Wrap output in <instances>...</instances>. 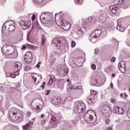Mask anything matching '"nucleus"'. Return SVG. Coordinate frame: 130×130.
<instances>
[{
	"mask_svg": "<svg viewBox=\"0 0 130 130\" xmlns=\"http://www.w3.org/2000/svg\"><path fill=\"white\" fill-rule=\"evenodd\" d=\"M89 104H93L97 101V98H95L93 95H90L87 99Z\"/></svg>",
	"mask_w": 130,
	"mask_h": 130,
	"instance_id": "4468645a",
	"label": "nucleus"
},
{
	"mask_svg": "<svg viewBox=\"0 0 130 130\" xmlns=\"http://www.w3.org/2000/svg\"><path fill=\"white\" fill-rule=\"evenodd\" d=\"M61 26H63V29L68 31V30H70L71 29V24L70 23L63 22L62 21L60 23Z\"/></svg>",
	"mask_w": 130,
	"mask_h": 130,
	"instance_id": "dca6fc26",
	"label": "nucleus"
},
{
	"mask_svg": "<svg viewBox=\"0 0 130 130\" xmlns=\"http://www.w3.org/2000/svg\"><path fill=\"white\" fill-rule=\"evenodd\" d=\"M91 67L92 70H93V71H95V70H96V66L94 64H92Z\"/></svg>",
	"mask_w": 130,
	"mask_h": 130,
	"instance_id": "2f4dec72",
	"label": "nucleus"
},
{
	"mask_svg": "<svg viewBox=\"0 0 130 130\" xmlns=\"http://www.w3.org/2000/svg\"><path fill=\"white\" fill-rule=\"evenodd\" d=\"M15 25L13 21L10 20L5 22L3 26L5 27L6 29H9L10 32H14L16 30Z\"/></svg>",
	"mask_w": 130,
	"mask_h": 130,
	"instance_id": "0eeeda50",
	"label": "nucleus"
},
{
	"mask_svg": "<svg viewBox=\"0 0 130 130\" xmlns=\"http://www.w3.org/2000/svg\"><path fill=\"white\" fill-rule=\"evenodd\" d=\"M51 120H52V122H55L56 121V118L55 117H54V116L52 115Z\"/></svg>",
	"mask_w": 130,
	"mask_h": 130,
	"instance_id": "cd10ccee",
	"label": "nucleus"
},
{
	"mask_svg": "<svg viewBox=\"0 0 130 130\" xmlns=\"http://www.w3.org/2000/svg\"><path fill=\"white\" fill-rule=\"evenodd\" d=\"M48 85H51L52 84V80H50L48 82Z\"/></svg>",
	"mask_w": 130,
	"mask_h": 130,
	"instance_id": "de8ad7c7",
	"label": "nucleus"
},
{
	"mask_svg": "<svg viewBox=\"0 0 130 130\" xmlns=\"http://www.w3.org/2000/svg\"><path fill=\"white\" fill-rule=\"evenodd\" d=\"M47 40H46V37H45L44 35L42 36V45H44L45 43H46Z\"/></svg>",
	"mask_w": 130,
	"mask_h": 130,
	"instance_id": "b1692460",
	"label": "nucleus"
},
{
	"mask_svg": "<svg viewBox=\"0 0 130 130\" xmlns=\"http://www.w3.org/2000/svg\"><path fill=\"white\" fill-rule=\"evenodd\" d=\"M113 110L116 114L122 115L124 113V110L118 106L114 107Z\"/></svg>",
	"mask_w": 130,
	"mask_h": 130,
	"instance_id": "f8f14e48",
	"label": "nucleus"
},
{
	"mask_svg": "<svg viewBox=\"0 0 130 130\" xmlns=\"http://www.w3.org/2000/svg\"><path fill=\"white\" fill-rule=\"evenodd\" d=\"M26 48H27V46L24 45L22 47L21 49L22 50H26Z\"/></svg>",
	"mask_w": 130,
	"mask_h": 130,
	"instance_id": "79ce46f5",
	"label": "nucleus"
},
{
	"mask_svg": "<svg viewBox=\"0 0 130 130\" xmlns=\"http://www.w3.org/2000/svg\"><path fill=\"white\" fill-rule=\"evenodd\" d=\"M34 124V123L32 122V121H29L25 125H22V128L23 130H28L29 128H30V127H32Z\"/></svg>",
	"mask_w": 130,
	"mask_h": 130,
	"instance_id": "2eb2a0df",
	"label": "nucleus"
},
{
	"mask_svg": "<svg viewBox=\"0 0 130 130\" xmlns=\"http://www.w3.org/2000/svg\"><path fill=\"white\" fill-rule=\"evenodd\" d=\"M105 122L106 124H108V125H109V124H111V123H110V119H106L105 120Z\"/></svg>",
	"mask_w": 130,
	"mask_h": 130,
	"instance_id": "c756f323",
	"label": "nucleus"
},
{
	"mask_svg": "<svg viewBox=\"0 0 130 130\" xmlns=\"http://www.w3.org/2000/svg\"><path fill=\"white\" fill-rule=\"evenodd\" d=\"M90 93L91 94L90 95H92V96H93V97L94 96H97V95H98V92L96 90H91Z\"/></svg>",
	"mask_w": 130,
	"mask_h": 130,
	"instance_id": "a878e982",
	"label": "nucleus"
},
{
	"mask_svg": "<svg viewBox=\"0 0 130 130\" xmlns=\"http://www.w3.org/2000/svg\"><path fill=\"white\" fill-rule=\"evenodd\" d=\"M52 102L55 105H57V104H60L61 103V101L58 98H54L53 99Z\"/></svg>",
	"mask_w": 130,
	"mask_h": 130,
	"instance_id": "a211bd4d",
	"label": "nucleus"
},
{
	"mask_svg": "<svg viewBox=\"0 0 130 130\" xmlns=\"http://www.w3.org/2000/svg\"><path fill=\"white\" fill-rule=\"evenodd\" d=\"M117 29L120 32H123L125 30L124 28H123L122 26H121V25H118L117 26Z\"/></svg>",
	"mask_w": 130,
	"mask_h": 130,
	"instance_id": "5701e85b",
	"label": "nucleus"
},
{
	"mask_svg": "<svg viewBox=\"0 0 130 130\" xmlns=\"http://www.w3.org/2000/svg\"><path fill=\"white\" fill-rule=\"evenodd\" d=\"M67 89L68 91H71L72 90H76L79 89V87H78L77 86L73 84H68L67 86Z\"/></svg>",
	"mask_w": 130,
	"mask_h": 130,
	"instance_id": "f3484780",
	"label": "nucleus"
},
{
	"mask_svg": "<svg viewBox=\"0 0 130 130\" xmlns=\"http://www.w3.org/2000/svg\"><path fill=\"white\" fill-rule=\"evenodd\" d=\"M16 74H11L10 75V77L11 78H13V79H15V78H16Z\"/></svg>",
	"mask_w": 130,
	"mask_h": 130,
	"instance_id": "a19ab883",
	"label": "nucleus"
},
{
	"mask_svg": "<svg viewBox=\"0 0 130 130\" xmlns=\"http://www.w3.org/2000/svg\"><path fill=\"white\" fill-rule=\"evenodd\" d=\"M41 87H42V89H44V88H45V86H44V85H42L41 86Z\"/></svg>",
	"mask_w": 130,
	"mask_h": 130,
	"instance_id": "4d7b16f0",
	"label": "nucleus"
},
{
	"mask_svg": "<svg viewBox=\"0 0 130 130\" xmlns=\"http://www.w3.org/2000/svg\"><path fill=\"white\" fill-rule=\"evenodd\" d=\"M14 67L15 69H17L18 71H21V69H22V63H17L14 64Z\"/></svg>",
	"mask_w": 130,
	"mask_h": 130,
	"instance_id": "aec40b11",
	"label": "nucleus"
},
{
	"mask_svg": "<svg viewBox=\"0 0 130 130\" xmlns=\"http://www.w3.org/2000/svg\"><path fill=\"white\" fill-rule=\"evenodd\" d=\"M52 44H53L57 49H59V48H60V40H59V38H55L53 39L52 41Z\"/></svg>",
	"mask_w": 130,
	"mask_h": 130,
	"instance_id": "9b49d317",
	"label": "nucleus"
},
{
	"mask_svg": "<svg viewBox=\"0 0 130 130\" xmlns=\"http://www.w3.org/2000/svg\"><path fill=\"white\" fill-rule=\"evenodd\" d=\"M110 9L112 14H116V12H117L118 8H117V7H115V6H112L110 7Z\"/></svg>",
	"mask_w": 130,
	"mask_h": 130,
	"instance_id": "6ab92c4d",
	"label": "nucleus"
},
{
	"mask_svg": "<svg viewBox=\"0 0 130 130\" xmlns=\"http://www.w3.org/2000/svg\"><path fill=\"white\" fill-rule=\"evenodd\" d=\"M9 117L12 120L17 121L19 123L24 120V113L18 109L12 108L9 111Z\"/></svg>",
	"mask_w": 130,
	"mask_h": 130,
	"instance_id": "f03ea898",
	"label": "nucleus"
},
{
	"mask_svg": "<svg viewBox=\"0 0 130 130\" xmlns=\"http://www.w3.org/2000/svg\"><path fill=\"white\" fill-rule=\"evenodd\" d=\"M58 16H56V15H55V21H58Z\"/></svg>",
	"mask_w": 130,
	"mask_h": 130,
	"instance_id": "09e8293b",
	"label": "nucleus"
},
{
	"mask_svg": "<svg viewBox=\"0 0 130 130\" xmlns=\"http://www.w3.org/2000/svg\"><path fill=\"white\" fill-rule=\"evenodd\" d=\"M117 1L120 5L124 4V0H117Z\"/></svg>",
	"mask_w": 130,
	"mask_h": 130,
	"instance_id": "7c9ffc66",
	"label": "nucleus"
},
{
	"mask_svg": "<svg viewBox=\"0 0 130 130\" xmlns=\"http://www.w3.org/2000/svg\"><path fill=\"white\" fill-rule=\"evenodd\" d=\"M121 95V96H122V94H120Z\"/></svg>",
	"mask_w": 130,
	"mask_h": 130,
	"instance_id": "69168bd1",
	"label": "nucleus"
},
{
	"mask_svg": "<svg viewBox=\"0 0 130 130\" xmlns=\"http://www.w3.org/2000/svg\"><path fill=\"white\" fill-rule=\"evenodd\" d=\"M127 116L130 118V110L126 113Z\"/></svg>",
	"mask_w": 130,
	"mask_h": 130,
	"instance_id": "a18cd8bd",
	"label": "nucleus"
},
{
	"mask_svg": "<svg viewBox=\"0 0 130 130\" xmlns=\"http://www.w3.org/2000/svg\"><path fill=\"white\" fill-rule=\"evenodd\" d=\"M36 18V15H35V14H34L32 17H31V20L32 21H34V20H35V19Z\"/></svg>",
	"mask_w": 130,
	"mask_h": 130,
	"instance_id": "4c0bfd02",
	"label": "nucleus"
},
{
	"mask_svg": "<svg viewBox=\"0 0 130 130\" xmlns=\"http://www.w3.org/2000/svg\"><path fill=\"white\" fill-rule=\"evenodd\" d=\"M36 108H37V109L39 110V108H40L39 105H37L36 107Z\"/></svg>",
	"mask_w": 130,
	"mask_h": 130,
	"instance_id": "5fc2aeb1",
	"label": "nucleus"
},
{
	"mask_svg": "<svg viewBox=\"0 0 130 130\" xmlns=\"http://www.w3.org/2000/svg\"><path fill=\"white\" fill-rule=\"evenodd\" d=\"M9 117L12 120L17 121L19 123L24 120V113L18 109L12 108L9 111Z\"/></svg>",
	"mask_w": 130,
	"mask_h": 130,
	"instance_id": "f257e3e1",
	"label": "nucleus"
},
{
	"mask_svg": "<svg viewBox=\"0 0 130 130\" xmlns=\"http://www.w3.org/2000/svg\"><path fill=\"white\" fill-rule=\"evenodd\" d=\"M11 74L8 73L6 74V76L11 77Z\"/></svg>",
	"mask_w": 130,
	"mask_h": 130,
	"instance_id": "8fccbe9b",
	"label": "nucleus"
},
{
	"mask_svg": "<svg viewBox=\"0 0 130 130\" xmlns=\"http://www.w3.org/2000/svg\"><path fill=\"white\" fill-rule=\"evenodd\" d=\"M99 53V50L98 49H96L95 50V54H98Z\"/></svg>",
	"mask_w": 130,
	"mask_h": 130,
	"instance_id": "49530a36",
	"label": "nucleus"
},
{
	"mask_svg": "<svg viewBox=\"0 0 130 130\" xmlns=\"http://www.w3.org/2000/svg\"><path fill=\"white\" fill-rule=\"evenodd\" d=\"M45 116V115H44V114H43L42 115H41V117L42 118H43V117H44Z\"/></svg>",
	"mask_w": 130,
	"mask_h": 130,
	"instance_id": "3c124183",
	"label": "nucleus"
},
{
	"mask_svg": "<svg viewBox=\"0 0 130 130\" xmlns=\"http://www.w3.org/2000/svg\"><path fill=\"white\" fill-rule=\"evenodd\" d=\"M45 123H46V120H42V121H41V124L42 125H44V124H45Z\"/></svg>",
	"mask_w": 130,
	"mask_h": 130,
	"instance_id": "e433bc0d",
	"label": "nucleus"
},
{
	"mask_svg": "<svg viewBox=\"0 0 130 130\" xmlns=\"http://www.w3.org/2000/svg\"><path fill=\"white\" fill-rule=\"evenodd\" d=\"M72 47H74L76 46V42L75 41H72L71 43Z\"/></svg>",
	"mask_w": 130,
	"mask_h": 130,
	"instance_id": "c9c22d12",
	"label": "nucleus"
},
{
	"mask_svg": "<svg viewBox=\"0 0 130 130\" xmlns=\"http://www.w3.org/2000/svg\"><path fill=\"white\" fill-rule=\"evenodd\" d=\"M116 59V58H115V57H113L111 58V62H115Z\"/></svg>",
	"mask_w": 130,
	"mask_h": 130,
	"instance_id": "f704fd0d",
	"label": "nucleus"
},
{
	"mask_svg": "<svg viewBox=\"0 0 130 130\" xmlns=\"http://www.w3.org/2000/svg\"><path fill=\"white\" fill-rule=\"evenodd\" d=\"M33 58V54L30 51L26 52L24 56V60L26 63H30Z\"/></svg>",
	"mask_w": 130,
	"mask_h": 130,
	"instance_id": "9d476101",
	"label": "nucleus"
},
{
	"mask_svg": "<svg viewBox=\"0 0 130 130\" xmlns=\"http://www.w3.org/2000/svg\"><path fill=\"white\" fill-rule=\"evenodd\" d=\"M115 76H116V74H112V77L113 78H114V77H115Z\"/></svg>",
	"mask_w": 130,
	"mask_h": 130,
	"instance_id": "603ef678",
	"label": "nucleus"
},
{
	"mask_svg": "<svg viewBox=\"0 0 130 130\" xmlns=\"http://www.w3.org/2000/svg\"><path fill=\"white\" fill-rule=\"evenodd\" d=\"M38 77L40 78V79H42V76L41 75H39Z\"/></svg>",
	"mask_w": 130,
	"mask_h": 130,
	"instance_id": "13d9d810",
	"label": "nucleus"
},
{
	"mask_svg": "<svg viewBox=\"0 0 130 130\" xmlns=\"http://www.w3.org/2000/svg\"><path fill=\"white\" fill-rule=\"evenodd\" d=\"M121 95V96H122V94H120Z\"/></svg>",
	"mask_w": 130,
	"mask_h": 130,
	"instance_id": "0e129e2a",
	"label": "nucleus"
},
{
	"mask_svg": "<svg viewBox=\"0 0 130 130\" xmlns=\"http://www.w3.org/2000/svg\"><path fill=\"white\" fill-rule=\"evenodd\" d=\"M102 34V30L101 29H95L94 30L92 34H91L89 37V39L91 41V42H94L93 39H96L97 37H99L100 35Z\"/></svg>",
	"mask_w": 130,
	"mask_h": 130,
	"instance_id": "6e6552de",
	"label": "nucleus"
},
{
	"mask_svg": "<svg viewBox=\"0 0 130 130\" xmlns=\"http://www.w3.org/2000/svg\"><path fill=\"white\" fill-rule=\"evenodd\" d=\"M110 87H111V88H113V83H111V84H110Z\"/></svg>",
	"mask_w": 130,
	"mask_h": 130,
	"instance_id": "864d4df0",
	"label": "nucleus"
},
{
	"mask_svg": "<svg viewBox=\"0 0 130 130\" xmlns=\"http://www.w3.org/2000/svg\"><path fill=\"white\" fill-rule=\"evenodd\" d=\"M25 45L26 47H27L28 48H29L30 49H36V48H37V47L28 43L25 44Z\"/></svg>",
	"mask_w": 130,
	"mask_h": 130,
	"instance_id": "4be33fe9",
	"label": "nucleus"
},
{
	"mask_svg": "<svg viewBox=\"0 0 130 130\" xmlns=\"http://www.w3.org/2000/svg\"><path fill=\"white\" fill-rule=\"evenodd\" d=\"M50 13L48 12H43L40 16V20L43 24H45L46 27H51L53 25V21L50 18Z\"/></svg>",
	"mask_w": 130,
	"mask_h": 130,
	"instance_id": "7ed1b4c3",
	"label": "nucleus"
},
{
	"mask_svg": "<svg viewBox=\"0 0 130 130\" xmlns=\"http://www.w3.org/2000/svg\"><path fill=\"white\" fill-rule=\"evenodd\" d=\"M35 118H32V120H35Z\"/></svg>",
	"mask_w": 130,
	"mask_h": 130,
	"instance_id": "052dcab7",
	"label": "nucleus"
},
{
	"mask_svg": "<svg viewBox=\"0 0 130 130\" xmlns=\"http://www.w3.org/2000/svg\"><path fill=\"white\" fill-rule=\"evenodd\" d=\"M31 78L33 79L36 85H38V84H39V80H37V77H36L34 74H31Z\"/></svg>",
	"mask_w": 130,
	"mask_h": 130,
	"instance_id": "412c9836",
	"label": "nucleus"
},
{
	"mask_svg": "<svg viewBox=\"0 0 130 130\" xmlns=\"http://www.w3.org/2000/svg\"><path fill=\"white\" fill-rule=\"evenodd\" d=\"M67 81H69V79H67Z\"/></svg>",
	"mask_w": 130,
	"mask_h": 130,
	"instance_id": "680f3d73",
	"label": "nucleus"
},
{
	"mask_svg": "<svg viewBox=\"0 0 130 130\" xmlns=\"http://www.w3.org/2000/svg\"><path fill=\"white\" fill-rule=\"evenodd\" d=\"M15 50V47L12 45L5 44L2 48V51L5 55H13Z\"/></svg>",
	"mask_w": 130,
	"mask_h": 130,
	"instance_id": "20e7f679",
	"label": "nucleus"
},
{
	"mask_svg": "<svg viewBox=\"0 0 130 130\" xmlns=\"http://www.w3.org/2000/svg\"><path fill=\"white\" fill-rule=\"evenodd\" d=\"M31 112H27L26 113V116H27V117H30V116H31Z\"/></svg>",
	"mask_w": 130,
	"mask_h": 130,
	"instance_id": "72a5a7b5",
	"label": "nucleus"
},
{
	"mask_svg": "<svg viewBox=\"0 0 130 130\" xmlns=\"http://www.w3.org/2000/svg\"><path fill=\"white\" fill-rule=\"evenodd\" d=\"M45 84H46L45 82H43V85H45Z\"/></svg>",
	"mask_w": 130,
	"mask_h": 130,
	"instance_id": "bf43d9fd",
	"label": "nucleus"
},
{
	"mask_svg": "<svg viewBox=\"0 0 130 130\" xmlns=\"http://www.w3.org/2000/svg\"><path fill=\"white\" fill-rule=\"evenodd\" d=\"M110 101L112 103H115V102H116V100L114 98H112L111 99Z\"/></svg>",
	"mask_w": 130,
	"mask_h": 130,
	"instance_id": "473e14b6",
	"label": "nucleus"
},
{
	"mask_svg": "<svg viewBox=\"0 0 130 130\" xmlns=\"http://www.w3.org/2000/svg\"><path fill=\"white\" fill-rule=\"evenodd\" d=\"M104 108H106L105 110H106V111H107L108 109H109V107H108L107 106H104L103 107V109H104Z\"/></svg>",
	"mask_w": 130,
	"mask_h": 130,
	"instance_id": "ea45409f",
	"label": "nucleus"
},
{
	"mask_svg": "<svg viewBox=\"0 0 130 130\" xmlns=\"http://www.w3.org/2000/svg\"><path fill=\"white\" fill-rule=\"evenodd\" d=\"M67 81H69V79H67Z\"/></svg>",
	"mask_w": 130,
	"mask_h": 130,
	"instance_id": "e2e57ef3",
	"label": "nucleus"
},
{
	"mask_svg": "<svg viewBox=\"0 0 130 130\" xmlns=\"http://www.w3.org/2000/svg\"><path fill=\"white\" fill-rule=\"evenodd\" d=\"M19 24L22 27L24 30L29 29L31 26V22L29 20H20L19 21Z\"/></svg>",
	"mask_w": 130,
	"mask_h": 130,
	"instance_id": "1a4fd4ad",
	"label": "nucleus"
},
{
	"mask_svg": "<svg viewBox=\"0 0 130 130\" xmlns=\"http://www.w3.org/2000/svg\"><path fill=\"white\" fill-rule=\"evenodd\" d=\"M46 95H49V93H50V90H46Z\"/></svg>",
	"mask_w": 130,
	"mask_h": 130,
	"instance_id": "37998d69",
	"label": "nucleus"
},
{
	"mask_svg": "<svg viewBox=\"0 0 130 130\" xmlns=\"http://www.w3.org/2000/svg\"><path fill=\"white\" fill-rule=\"evenodd\" d=\"M94 115H96V113L93 111H88L84 114V119L87 123H94L96 121V119L94 118Z\"/></svg>",
	"mask_w": 130,
	"mask_h": 130,
	"instance_id": "39448f33",
	"label": "nucleus"
},
{
	"mask_svg": "<svg viewBox=\"0 0 130 130\" xmlns=\"http://www.w3.org/2000/svg\"><path fill=\"white\" fill-rule=\"evenodd\" d=\"M127 44L128 46H129L130 47V42H128L127 43Z\"/></svg>",
	"mask_w": 130,
	"mask_h": 130,
	"instance_id": "6e6d98bb",
	"label": "nucleus"
},
{
	"mask_svg": "<svg viewBox=\"0 0 130 130\" xmlns=\"http://www.w3.org/2000/svg\"><path fill=\"white\" fill-rule=\"evenodd\" d=\"M40 63H41V62H39L37 65L36 68H38V69H39L40 68Z\"/></svg>",
	"mask_w": 130,
	"mask_h": 130,
	"instance_id": "c03bdc74",
	"label": "nucleus"
},
{
	"mask_svg": "<svg viewBox=\"0 0 130 130\" xmlns=\"http://www.w3.org/2000/svg\"><path fill=\"white\" fill-rule=\"evenodd\" d=\"M76 4L78 5H82L83 4V0H74Z\"/></svg>",
	"mask_w": 130,
	"mask_h": 130,
	"instance_id": "bb28decb",
	"label": "nucleus"
},
{
	"mask_svg": "<svg viewBox=\"0 0 130 130\" xmlns=\"http://www.w3.org/2000/svg\"><path fill=\"white\" fill-rule=\"evenodd\" d=\"M20 70H17L16 72L14 73L15 75L16 76H19V75L20 74V72H19Z\"/></svg>",
	"mask_w": 130,
	"mask_h": 130,
	"instance_id": "58836bf2",
	"label": "nucleus"
},
{
	"mask_svg": "<svg viewBox=\"0 0 130 130\" xmlns=\"http://www.w3.org/2000/svg\"><path fill=\"white\" fill-rule=\"evenodd\" d=\"M82 27L83 28H84L85 30L86 29H88V28H89V23L87 22H83Z\"/></svg>",
	"mask_w": 130,
	"mask_h": 130,
	"instance_id": "393cba45",
	"label": "nucleus"
},
{
	"mask_svg": "<svg viewBox=\"0 0 130 130\" xmlns=\"http://www.w3.org/2000/svg\"><path fill=\"white\" fill-rule=\"evenodd\" d=\"M44 0H34V2L35 3H36V4H41L42 2H43Z\"/></svg>",
	"mask_w": 130,
	"mask_h": 130,
	"instance_id": "c85d7f7f",
	"label": "nucleus"
},
{
	"mask_svg": "<svg viewBox=\"0 0 130 130\" xmlns=\"http://www.w3.org/2000/svg\"><path fill=\"white\" fill-rule=\"evenodd\" d=\"M118 69L121 72L125 73V61L122 60L120 61L118 64Z\"/></svg>",
	"mask_w": 130,
	"mask_h": 130,
	"instance_id": "ddd939ff",
	"label": "nucleus"
},
{
	"mask_svg": "<svg viewBox=\"0 0 130 130\" xmlns=\"http://www.w3.org/2000/svg\"><path fill=\"white\" fill-rule=\"evenodd\" d=\"M75 109H76L78 113L82 114L86 111V106L83 102H77L75 104Z\"/></svg>",
	"mask_w": 130,
	"mask_h": 130,
	"instance_id": "423d86ee",
	"label": "nucleus"
}]
</instances>
